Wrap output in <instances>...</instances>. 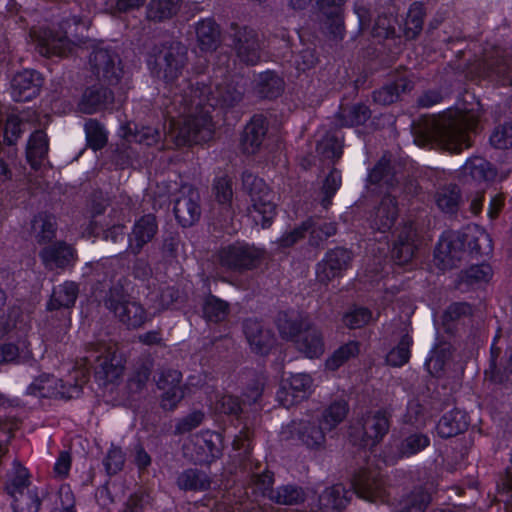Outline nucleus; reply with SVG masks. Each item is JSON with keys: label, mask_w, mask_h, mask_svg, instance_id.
<instances>
[{"label": "nucleus", "mask_w": 512, "mask_h": 512, "mask_svg": "<svg viewBox=\"0 0 512 512\" xmlns=\"http://www.w3.org/2000/svg\"><path fill=\"white\" fill-rule=\"evenodd\" d=\"M464 170L476 181H493L495 179L502 180L505 178V175L498 177L496 172L491 168V165L485 159L479 157L469 160L465 164Z\"/></svg>", "instance_id": "nucleus-20"}, {"label": "nucleus", "mask_w": 512, "mask_h": 512, "mask_svg": "<svg viewBox=\"0 0 512 512\" xmlns=\"http://www.w3.org/2000/svg\"><path fill=\"white\" fill-rule=\"evenodd\" d=\"M266 133L265 120L260 117H254L245 127L241 137V145L245 152L253 153L261 145Z\"/></svg>", "instance_id": "nucleus-13"}, {"label": "nucleus", "mask_w": 512, "mask_h": 512, "mask_svg": "<svg viewBox=\"0 0 512 512\" xmlns=\"http://www.w3.org/2000/svg\"><path fill=\"white\" fill-rule=\"evenodd\" d=\"M477 238L474 242V248L482 254H488L492 250V240L489 234L483 229L477 228Z\"/></svg>", "instance_id": "nucleus-47"}, {"label": "nucleus", "mask_w": 512, "mask_h": 512, "mask_svg": "<svg viewBox=\"0 0 512 512\" xmlns=\"http://www.w3.org/2000/svg\"><path fill=\"white\" fill-rule=\"evenodd\" d=\"M29 354V346L26 340H19L18 344H4L0 346V364L10 362L20 356L26 357Z\"/></svg>", "instance_id": "nucleus-32"}, {"label": "nucleus", "mask_w": 512, "mask_h": 512, "mask_svg": "<svg viewBox=\"0 0 512 512\" xmlns=\"http://www.w3.org/2000/svg\"><path fill=\"white\" fill-rule=\"evenodd\" d=\"M468 426V421L464 412L453 410L445 414L437 425V432L441 437H451Z\"/></svg>", "instance_id": "nucleus-16"}, {"label": "nucleus", "mask_w": 512, "mask_h": 512, "mask_svg": "<svg viewBox=\"0 0 512 512\" xmlns=\"http://www.w3.org/2000/svg\"><path fill=\"white\" fill-rule=\"evenodd\" d=\"M389 423L385 415H377L372 419H369L365 426V433L369 438L378 440L388 430Z\"/></svg>", "instance_id": "nucleus-36"}, {"label": "nucleus", "mask_w": 512, "mask_h": 512, "mask_svg": "<svg viewBox=\"0 0 512 512\" xmlns=\"http://www.w3.org/2000/svg\"><path fill=\"white\" fill-rule=\"evenodd\" d=\"M313 387L314 382L310 375L306 373L293 374L285 380L277 397L284 406L288 407L310 395Z\"/></svg>", "instance_id": "nucleus-4"}, {"label": "nucleus", "mask_w": 512, "mask_h": 512, "mask_svg": "<svg viewBox=\"0 0 512 512\" xmlns=\"http://www.w3.org/2000/svg\"><path fill=\"white\" fill-rule=\"evenodd\" d=\"M124 462L123 453L118 448H113L109 451L107 460H106V468L109 473H115L119 470Z\"/></svg>", "instance_id": "nucleus-46"}, {"label": "nucleus", "mask_w": 512, "mask_h": 512, "mask_svg": "<svg viewBox=\"0 0 512 512\" xmlns=\"http://www.w3.org/2000/svg\"><path fill=\"white\" fill-rule=\"evenodd\" d=\"M8 477V492L15 498L16 501H18L16 497L17 493L21 495V498H28L31 501V506H29L28 512H35L38 508L37 499L33 496H25L23 494V491L26 488L28 480V473L26 469L17 463L14 465L13 470ZM23 501L24 499H22L21 502L15 506L16 511L20 510L22 512L24 510V508L22 507Z\"/></svg>", "instance_id": "nucleus-11"}, {"label": "nucleus", "mask_w": 512, "mask_h": 512, "mask_svg": "<svg viewBox=\"0 0 512 512\" xmlns=\"http://www.w3.org/2000/svg\"><path fill=\"white\" fill-rule=\"evenodd\" d=\"M424 8L421 3L415 2L410 6L403 31L407 37L416 36L422 28Z\"/></svg>", "instance_id": "nucleus-26"}, {"label": "nucleus", "mask_w": 512, "mask_h": 512, "mask_svg": "<svg viewBox=\"0 0 512 512\" xmlns=\"http://www.w3.org/2000/svg\"><path fill=\"white\" fill-rule=\"evenodd\" d=\"M470 307L464 303H456L449 307L446 312V316L450 319H455L460 317L461 315H466L470 313Z\"/></svg>", "instance_id": "nucleus-57"}, {"label": "nucleus", "mask_w": 512, "mask_h": 512, "mask_svg": "<svg viewBox=\"0 0 512 512\" xmlns=\"http://www.w3.org/2000/svg\"><path fill=\"white\" fill-rule=\"evenodd\" d=\"M66 380L68 387L50 375H41L29 386V393L40 397L73 398L79 395V387L86 381L88 368L76 370Z\"/></svg>", "instance_id": "nucleus-2"}, {"label": "nucleus", "mask_w": 512, "mask_h": 512, "mask_svg": "<svg viewBox=\"0 0 512 512\" xmlns=\"http://www.w3.org/2000/svg\"><path fill=\"white\" fill-rule=\"evenodd\" d=\"M504 203V198L501 194L494 195L489 202L487 215L490 219H495Z\"/></svg>", "instance_id": "nucleus-54"}, {"label": "nucleus", "mask_w": 512, "mask_h": 512, "mask_svg": "<svg viewBox=\"0 0 512 512\" xmlns=\"http://www.w3.org/2000/svg\"><path fill=\"white\" fill-rule=\"evenodd\" d=\"M500 501L512 504V478H506L499 487Z\"/></svg>", "instance_id": "nucleus-56"}, {"label": "nucleus", "mask_w": 512, "mask_h": 512, "mask_svg": "<svg viewBox=\"0 0 512 512\" xmlns=\"http://www.w3.org/2000/svg\"><path fill=\"white\" fill-rule=\"evenodd\" d=\"M245 334L250 345L259 352H264L272 342L269 331L264 330L258 322L250 321L245 325Z\"/></svg>", "instance_id": "nucleus-23"}, {"label": "nucleus", "mask_w": 512, "mask_h": 512, "mask_svg": "<svg viewBox=\"0 0 512 512\" xmlns=\"http://www.w3.org/2000/svg\"><path fill=\"white\" fill-rule=\"evenodd\" d=\"M347 414V405L343 400L332 403L323 413L320 424V430H315L311 434L304 432L301 435L302 440L309 446L319 444L323 440L324 431H330L339 424Z\"/></svg>", "instance_id": "nucleus-6"}, {"label": "nucleus", "mask_w": 512, "mask_h": 512, "mask_svg": "<svg viewBox=\"0 0 512 512\" xmlns=\"http://www.w3.org/2000/svg\"><path fill=\"white\" fill-rule=\"evenodd\" d=\"M106 305L113 309L117 317L129 327H138L146 319L143 308L135 302H122L114 306L111 301H108Z\"/></svg>", "instance_id": "nucleus-14"}, {"label": "nucleus", "mask_w": 512, "mask_h": 512, "mask_svg": "<svg viewBox=\"0 0 512 512\" xmlns=\"http://www.w3.org/2000/svg\"><path fill=\"white\" fill-rule=\"evenodd\" d=\"M196 33L199 41L206 46H209L216 38L217 28L211 20H205L198 24Z\"/></svg>", "instance_id": "nucleus-43"}, {"label": "nucleus", "mask_w": 512, "mask_h": 512, "mask_svg": "<svg viewBox=\"0 0 512 512\" xmlns=\"http://www.w3.org/2000/svg\"><path fill=\"white\" fill-rule=\"evenodd\" d=\"M411 339L405 336L398 346L392 349L387 355V362L393 366H401L408 361Z\"/></svg>", "instance_id": "nucleus-34"}, {"label": "nucleus", "mask_w": 512, "mask_h": 512, "mask_svg": "<svg viewBox=\"0 0 512 512\" xmlns=\"http://www.w3.org/2000/svg\"><path fill=\"white\" fill-rule=\"evenodd\" d=\"M42 85L39 73L24 70L17 73L11 80V97L15 101H28L35 97Z\"/></svg>", "instance_id": "nucleus-7"}, {"label": "nucleus", "mask_w": 512, "mask_h": 512, "mask_svg": "<svg viewBox=\"0 0 512 512\" xmlns=\"http://www.w3.org/2000/svg\"><path fill=\"white\" fill-rule=\"evenodd\" d=\"M506 134V130H503V131H495L492 136L490 137V141L491 143L498 147V148H503V147H506L507 145V142L506 141H502V137Z\"/></svg>", "instance_id": "nucleus-61"}, {"label": "nucleus", "mask_w": 512, "mask_h": 512, "mask_svg": "<svg viewBox=\"0 0 512 512\" xmlns=\"http://www.w3.org/2000/svg\"><path fill=\"white\" fill-rule=\"evenodd\" d=\"M97 75L113 84L119 80L121 68L116 55H110L106 51H99L95 54Z\"/></svg>", "instance_id": "nucleus-15"}, {"label": "nucleus", "mask_w": 512, "mask_h": 512, "mask_svg": "<svg viewBox=\"0 0 512 512\" xmlns=\"http://www.w3.org/2000/svg\"><path fill=\"white\" fill-rule=\"evenodd\" d=\"M279 331L307 358H317L324 352L322 335L315 327L304 328L302 324L285 322L279 324Z\"/></svg>", "instance_id": "nucleus-3"}, {"label": "nucleus", "mask_w": 512, "mask_h": 512, "mask_svg": "<svg viewBox=\"0 0 512 512\" xmlns=\"http://www.w3.org/2000/svg\"><path fill=\"white\" fill-rule=\"evenodd\" d=\"M199 124L195 121L193 124L187 123L183 127L179 121L171 120L169 122V130L165 132V137L174 141L177 145H183L191 142H198L196 133H198Z\"/></svg>", "instance_id": "nucleus-17"}, {"label": "nucleus", "mask_w": 512, "mask_h": 512, "mask_svg": "<svg viewBox=\"0 0 512 512\" xmlns=\"http://www.w3.org/2000/svg\"><path fill=\"white\" fill-rule=\"evenodd\" d=\"M372 318L371 313L366 308H354L344 317V322L350 328H358L367 324Z\"/></svg>", "instance_id": "nucleus-40"}, {"label": "nucleus", "mask_w": 512, "mask_h": 512, "mask_svg": "<svg viewBox=\"0 0 512 512\" xmlns=\"http://www.w3.org/2000/svg\"><path fill=\"white\" fill-rule=\"evenodd\" d=\"M23 118L17 115H11L6 122L4 136L8 143H13L20 135L22 128L21 122Z\"/></svg>", "instance_id": "nucleus-44"}, {"label": "nucleus", "mask_w": 512, "mask_h": 512, "mask_svg": "<svg viewBox=\"0 0 512 512\" xmlns=\"http://www.w3.org/2000/svg\"><path fill=\"white\" fill-rule=\"evenodd\" d=\"M44 263L50 268L64 267L73 258V250L63 243H54L42 252Z\"/></svg>", "instance_id": "nucleus-18"}, {"label": "nucleus", "mask_w": 512, "mask_h": 512, "mask_svg": "<svg viewBox=\"0 0 512 512\" xmlns=\"http://www.w3.org/2000/svg\"><path fill=\"white\" fill-rule=\"evenodd\" d=\"M110 92L104 90L100 91H89L87 92L81 102V109L85 113H93L105 106L110 99Z\"/></svg>", "instance_id": "nucleus-29"}, {"label": "nucleus", "mask_w": 512, "mask_h": 512, "mask_svg": "<svg viewBox=\"0 0 512 512\" xmlns=\"http://www.w3.org/2000/svg\"><path fill=\"white\" fill-rule=\"evenodd\" d=\"M491 275V267L487 264L472 266L467 272L468 279L474 282H486L490 279Z\"/></svg>", "instance_id": "nucleus-45"}, {"label": "nucleus", "mask_w": 512, "mask_h": 512, "mask_svg": "<svg viewBox=\"0 0 512 512\" xmlns=\"http://www.w3.org/2000/svg\"><path fill=\"white\" fill-rule=\"evenodd\" d=\"M479 117V103H457L438 116H428L414 128V142L420 147L436 146L457 152L469 147V132Z\"/></svg>", "instance_id": "nucleus-1"}, {"label": "nucleus", "mask_w": 512, "mask_h": 512, "mask_svg": "<svg viewBox=\"0 0 512 512\" xmlns=\"http://www.w3.org/2000/svg\"><path fill=\"white\" fill-rule=\"evenodd\" d=\"M353 488L355 493L365 500L377 501L380 497L377 484L375 482H371L368 479H359L355 481Z\"/></svg>", "instance_id": "nucleus-38"}, {"label": "nucleus", "mask_w": 512, "mask_h": 512, "mask_svg": "<svg viewBox=\"0 0 512 512\" xmlns=\"http://www.w3.org/2000/svg\"><path fill=\"white\" fill-rule=\"evenodd\" d=\"M96 374L99 377L103 374L107 381H112L114 378L119 376L120 368L113 365L112 361L109 362V360L107 361V359H105L100 363V370H98Z\"/></svg>", "instance_id": "nucleus-50"}, {"label": "nucleus", "mask_w": 512, "mask_h": 512, "mask_svg": "<svg viewBox=\"0 0 512 512\" xmlns=\"http://www.w3.org/2000/svg\"><path fill=\"white\" fill-rule=\"evenodd\" d=\"M341 185V175L337 171H332L325 180L323 189L325 192L332 196Z\"/></svg>", "instance_id": "nucleus-52"}, {"label": "nucleus", "mask_w": 512, "mask_h": 512, "mask_svg": "<svg viewBox=\"0 0 512 512\" xmlns=\"http://www.w3.org/2000/svg\"><path fill=\"white\" fill-rule=\"evenodd\" d=\"M398 97V90L394 86L384 87L374 93V100L381 104H390Z\"/></svg>", "instance_id": "nucleus-48"}, {"label": "nucleus", "mask_w": 512, "mask_h": 512, "mask_svg": "<svg viewBox=\"0 0 512 512\" xmlns=\"http://www.w3.org/2000/svg\"><path fill=\"white\" fill-rule=\"evenodd\" d=\"M273 199V194L266 188L260 194H252L253 204L249 210V216L256 225L265 228L274 219L276 207Z\"/></svg>", "instance_id": "nucleus-8"}, {"label": "nucleus", "mask_w": 512, "mask_h": 512, "mask_svg": "<svg viewBox=\"0 0 512 512\" xmlns=\"http://www.w3.org/2000/svg\"><path fill=\"white\" fill-rule=\"evenodd\" d=\"M369 117L368 110L365 107H359L355 110V119L352 120V124H362Z\"/></svg>", "instance_id": "nucleus-62"}, {"label": "nucleus", "mask_w": 512, "mask_h": 512, "mask_svg": "<svg viewBox=\"0 0 512 512\" xmlns=\"http://www.w3.org/2000/svg\"><path fill=\"white\" fill-rule=\"evenodd\" d=\"M300 497V493L297 489L291 487H284L278 492L276 497L277 502L282 504H292L296 502Z\"/></svg>", "instance_id": "nucleus-51"}, {"label": "nucleus", "mask_w": 512, "mask_h": 512, "mask_svg": "<svg viewBox=\"0 0 512 512\" xmlns=\"http://www.w3.org/2000/svg\"><path fill=\"white\" fill-rule=\"evenodd\" d=\"M179 383L180 374L177 371H169L158 379V388L163 390L162 405L164 408H173L182 398L183 392Z\"/></svg>", "instance_id": "nucleus-12"}, {"label": "nucleus", "mask_w": 512, "mask_h": 512, "mask_svg": "<svg viewBox=\"0 0 512 512\" xmlns=\"http://www.w3.org/2000/svg\"><path fill=\"white\" fill-rule=\"evenodd\" d=\"M321 501L326 507L341 509L346 505L348 497L344 487L339 484L327 489L322 495Z\"/></svg>", "instance_id": "nucleus-30"}, {"label": "nucleus", "mask_w": 512, "mask_h": 512, "mask_svg": "<svg viewBox=\"0 0 512 512\" xmlns=\"http://www.w3.org/2000/svg\"><path fill=\"white\" fill-rule=\"evenodd\" d=\"M135 140L140 143H145L146 145H152L156 143L161 135L155 129L150 127L142 128L135 136Z\"/></svg>", "instance_id": "nucleus-49"}, {"label": "nucleus", "mask_w": 512, "mask_h": 512, "mask_svg": "<svg viewBox=\"0 0 512 512\" xmlns=\"http://www.w3.org/2000/svg\"><path fill=\"white\" fill-rule=\"evenodd\" d=\"M351 254L348 250L337 248L327 253L323 261L318 265L317 277L321 281L329 280L337 275L348 265Z\"/></svg>", "instance_id": "nucleus-9"}, {"label": "nucleus", "mask_w": 512, "mask_h": 512, "mask_svg": "<svg viewBox=\"0 0 512 512\" xmlns=\"http://www.w3.org/2000/svg\"><path fill=\"white\" fill-rule=\"evenodd\" d=\"M429 499L425 492L417 491L403 499L396 512H424Z\"/></svg>", "instance_id": "nucleus-28"}, {"label": "nucleus", "mask_w": 512, "mask_h": 512, "mask_svg": "<svg viewBox=\"0 0 512 512\" xmlns=\"http://www.w3.org/2000/svg\"><path fill=\"white\" fill-rule=\"evenodd\" d=\"M48 151V141L44 132L37 131L29 139L27 146V159L36 168L40 165Z\"/></svg>", "instance_id": "nucleus-21"}, {"label": "nucleus", "mask_w": 512, "mask_h": 512, "mask_svg": "<svg viewBox=\"0 0 512 512\" xmlns=\"http://www.w3.org/2000/svg\"><path fill=\"white\" fill-rule=\"evenodd\" d=\"M482 206H483V196L476 195L471 200V204H470L471 212L474 214H478L482 210Z\"/></svg>", "instance_id": "nucleus-64"}, {"label": "nucleus", "mask_w": 512, "mask_h": 512, "mask_svg": "<svg viewBox=\"0 0 512 512\" xmlns=\"http://www.w3.org/2000/svg\"><path fill=\"white\" fill-rule=\"evenodd\" d=\"M174 212L183 226H189L196 222L200 215L197 193L190 188H184L183 197L177 199Z\"/></svg>", "instance_id": "nucleus-10"}, {"label": "nucleus", "mask_w": 512, "mask_h": 512, "mask_svg": "<svg viewBox=\"0 0 512 512\" xmlns=\"http://www.w3.org/2000/svg\"><path fill=\"white\" fill-rule=\"evenodd\" d=\"M456 255L457 251L452 248L451 241L446 237L441 238L434 254L436 264L441 269H445L454 264Z\"/></svg>", "instance_id": "nucleus-27"}, {"label": "nucleus", "mask_w": 512, "mask_h": 512, "mask_svg": "<svg viewBox=\"0 0 512 512\" xmlns=\"http://www.w3.org/2000/svg\"><path fill=\"white\" fill-rule=\"evenodd\" d=\"M262 255V250L256 247L236 244L221 251L220 262L231 269L250 268Z\"/></svg>", "instance_id": "nucleus-5"}, {"label": "nucleus", "mask_w": 512, "mask_h": 512, "mask_svg": "<svg viewBox=\"0 0 512 512\" xmlns=\"http://www.w3.org/2000/svg\"><path fill=\"white\" fill-rule=\"evenodd\" d=\"M396 215V206L393 200H385L376 211L374 220L375 228L385 232L389 230L394 222Z\"/></svg>", "instance_id": "nucleus-24"}, {"label": "nucleus", "mask_w": 512, "mask_h": 512, "mask_svg": "<svg viewBox=\"0 0 512 512\" xmlns=\"http://www.w3.org/2000/svg\"><path fill=\"white\" fill-rule=\"evenodd\" d=\"M227 312V305L223 301L213 296L206 299L204 304V314L211 321L222 320Z\"/></svg>", "instance_id": "nucleus-35"}, {"label": "nucleus", "mask_w": 512, "mask_h": 512, "mask_svg": "<svg viewBox=\"0 0 512 512\" xmlns=\"http://www.w3.org/2000/svg\"><path fill=\"white\" fill-rule=\"evenodd\" d=\"M70 469V457L67 453L63 452L58 457L55 466L54 471L59 476H65L67 475L68 471Z\"/></svg>", "instance_id": "nucleus-55"}, {"label": "nucleus", "mask_w": 512, "mask_h": 512, "mask_svg": "<svg viewBox=\"0 0 512 512\" xmlns=\"http://www.w3.org/2000/svg\"><path fill=\"white\" fill-rule=\"evenodd\" d=\"M438 102H439V95L437 93L426 94L420 99V104L422 106H432Z\"/></svg>", "instance_id": "nucleus-63"}, {"label": "nucleus", "mask_w": 512, "mask_h": 512, "mask_svg": "<svg viewBox=\"0 0 512 512\" xmlns=\"http://www.w3.org/2000/svg\"><path fill=\"white\" fill-rule=\"evenodd\" d=\"M493 73L496 75L503 77V83L510 82V85L512 86V75L511 71L506 65H499L496 68H493Z\"/></svg>", "instance_id": "nucleus-60"}, {"label": "nucleus", "mask_w": 512, "mask_h": 512, "mask_svg": "<svg viewBox=\"0 0 512 512\" xmlns=\"http://www.w3.org/2000/svg\"><path fill=\"white\" fill-rule=\"evenodd\" d=\"M156 231L155 218L147 215L141 218L134 226L129 244L132 249H139L148 242Z\"/></svg>", "instance_id": "nucleus-19"}, {"label": "nucleus", "mask_w": 512, "mask_h": 512, "mask_svg": "<svg viewBox=\"0 0 512 512\" xmlns=\"http://www.w3.org/2000/svg\"><path fill=\"white\" fill-rule=\"evenodd\" d=\"M175 11L176 3L173 0H158L151 3L148 16L161 20L170 17Z\"/></svg>", "instance_id": "nucleus-37"}, {"label": "nucleus", "mask_w": 512, "mask_h": 512, "mask_svg": "<svg viewBox=\"0 0 512 512\" xmlns=\"http://www.w3.org/2000/svg\"><path fill=\"white\" fill-rule=\"evenodd\" d=\"M426 366L428 371L431 374H437L442 367V362L440 357L436 354L435 351H432L428 359L426 360Z\"/></svg>", "instance_id": "nucleus-58"}, {"label": "nucleus", "mask_w": 512, "mask_h": 512, "mask_svg": "<svg viewBox=\"0 0 512 512\" xmlns=\"http://www.w3.org/2000/svg\"><path fill=\"white\" fill-rule=\"evenodd\" d=\"M85 133L89 146L94 149H100L107 141V134L104 128L95 121H88L85 124Z\"/></svg>", "instance_id": "nucleus-31"}, {"label": "nucleus", "mask_w": 512, "mask_h": 512, "mask_svg": "<svg viewBox=\"0 0 512 512\" xmlns=\"http://www.w3.org/2000/svg\"><path fill=\"white\" fill-rule=\"evenodd\" d=\"M429 443L426 436L421 434H414L407 437L401 446V453L404 456L413 455L424 449Z\"/></svg>", "instance_id": "nucleus-39"}, {"label": "nucleus", "mask_w": 512, "mask_h": 512, "mask_svg": "<svg viewBox=\"0 0 512 512\" xmlns=\"http://www.w3.org/2000/svg\"><path fill=\"white\" fill-rule=\"evenodd\" d=\"M36 42L39 52L43 55H64L66 41L62 38H55L48 36L46 33L44 36H33Z\"/></svg>", "instance_id": "nucleus-25"}, {"label": "nucleus", "mask_w": 512, "mask_h": 512, "mask_svg": "<svg viewBox=\"0 0 512 512\" xmlns=\"http://www.w3.org/2000/svg\"><path fill=\"white\" fill-rule=\"evenodd\" d=\"M310 228V225H305L302 228L295 229L292 232L285 234L281 237L279 240V245L282 247H288L295 243L299 238H301L304 234Z\"/></svg>", "instance_id": "nucleus-53"}, {"label": "nucleus", "mask_w": 512, "mask_h": 512, "mask_svg": "<svg viewBox=\"0 0 512 512\" xmlns=\"http://www.w3.org/2000/svg\"><path fill=\"white\" fill-rule=\"evenodd\" d=\"M77 297V287L73 282H67L57 286L49 302L50 309L60 307H70L75 303Z\"/></svg>", "instance_id": "nucleus-22"}, {"label": "nucleus", "mask_w": 512, "mask_h": 512, "mask_svg": "<svg viewBox=\"0 0 512 512\" xmlns=\"http://www.w3.org/2000/svg\"><path fill=\"white\" fill-rule=\"evenodd\" d=\"M195 473L190 471L179 478V485L185 489H196L198 484L194 481Z\"/></svg>", "instance_id": "nucleus-59"}, {"label": "nucleus", "mask_w": 512, "mask_h": 512, "mask_svg": "<svg viewBox=\"0 0 512 512\" xmlns=\"http://www.w3.org/2000/svg\"><path fill=\"white\" fill-rule=\"evenodd\" d=\"M438 207L445 212H452L458 205L459 195L455 188L441 191L437 196Z\"/></svg>", "instance_id": "nucleus-42"}, {"label": "nucleus", "mask_w": 512, "mask_h": 512, "mask_svg": "<svg viewBox=\"0 0 512 512\" xmlns=\"http://www.w3.org/2000/svg\"><path fill=\"white\" fill-rule=\"evenodd\" d=\"M359 352L358 344L350 342L339 348L328 360L327 367L329 369L338 368L344 361L355 356Z\"/></svg>", "instance_id": "nucleus-33"}, {"label": "nucleus", "mask_w": 512, "mask_h": 512, "mask_svg": "<svg viewBox=\"0 0 512 512\" xmlns=\"http://www.w3.org/2000/svg\"><path fill=\"white\" fill-rule=\"evenodd\" d=\"M213 191L218 202H229L232 198L230 179L226 175L217 177L214 182Z\"/></svg>", "instance_id": "nucleus-41"}]
</instances>
